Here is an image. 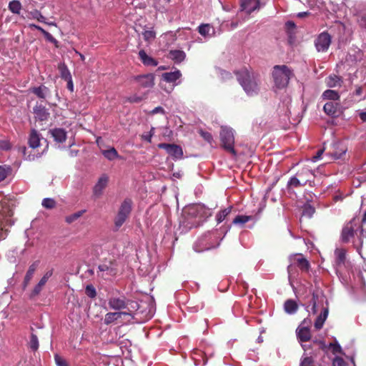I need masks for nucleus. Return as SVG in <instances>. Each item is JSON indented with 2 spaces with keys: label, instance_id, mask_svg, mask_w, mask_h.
Masks as SVG:
<instances>
[{
  "label": "nucleus",
  "instance_id": "423d86ee",
  "mask_svg": "<svg viewBox=\"0 0 366 366\" xmlns=\"http://www.w3.org/2000/svg\"><path fill=\"white\" fill-rule=\"evenodd\" d=\"M212 236V234L211 232H207L201 237L194 245V250L197 252H200L214 247L215 245L210 241Z\"/></svg>",
  "mask_w": 366,
  "mask_h": 366
},
{
  "label": "nucleus",
  "instance_id": "20e7f679",
  "mask_svg": "<svg viewBox=\"0 0 366 366\" xmlns=\"http://www.w3.org/2000/svg\"><path fill=\"white\" fill-rule=\"evenodd\" d=\"M220 139L224 149L235 156L236 152L234 149V136L233 129L230 127L222 126L220 132Z\"/></svg>",
  "mask_w": 366,
  "mask_h": 366
},
{
  "label": "nucleus",
  "instance_id": "37998d69",
  "mask_svg": "<svg viewBox=\"0 0 366 366\" xmlns=\"http://www.w3.org/2000/svg\"><path fill=\"white\" fill-rule=\"evenodd\" d=\"M9 9L14 14H19L21 9V4L19 1L14 0L9 4Z\"/></svg>",
  "mask_w": 366,
  "mask_h": 366
},
{
  "label": "nucleus",
  "instance_id": "2f4dec72",
  "mask_svg": "<svg viewBox=\"0 0 366 366\" xmlns=\"http://www.w3.org/2000/svg\"><path fill=\"white\" fill-rule=\"evenodd\" d=\"M284 308L287 313L292 315L297 312V305L295 301L288 300L285 302Z\"/></svg>",
  "mask_w": 366,
  "mask_h": 366
},
{
  "label": "nucleus",
  "instance_id": "5701e85b",
  "mask_svg": "<svg viewBox=\"0 0 366 366\" xmlns=\"http://www.w3.org/2000/svg\"><path fill=\"white\" fill-rule=\"evenodd\" d=\"M122 315H130V313L126 312H108L104 317V322L106 325H109L121 318Z\"/></svg>",
  "mask_w": 366,
  "mask_h": 366
},
{
  "label": "nucleus",
  "instance_id": "f704fd0d",
  "mask_svg": "<svg viewBox=\"0 0 366 366\" xmlns=\"http://www.w3.org/2000/svg\"><path fill=\"white\" fill-rule=\"evenodd\" d=\"M102 154L105 158L110 161L119 158L117 151L114 147L102 151Z\"/></svg>",
  "mask_w": 366,
  "mask_h": 366
},
{
  "label": "nucleus",
  "instance_id": "864d4df0",
  "mask_svg": "<svg viewBox=\"0 0 366 366\" xmlns=\"http://www.w3.org/2000/svg\"><path fill=\"white\" fill-rule=\"evenodd\" d=\"M11 148V144L7 139L0 140V149L7 151Z\"/></svg>",
  "mask_w": 366,
  "mask_h": 366
},
{
  "label": "nucleus",
  "instance_id": "0eeeda50",
  "mask_svg": "<svg viewBox=\"0 0 366 366\" xmlns=\"http://www.w3.org/2000/svg\"><path fill=\"white\" fill-rule=\"evenodd\" d=\"M160 149H164L174 159H181L183 156V151L181 147L174 144L161 143L158 145Z\"/></svg>",
  "mask_w": 366,
  "mask_h": 366
},
{
  "label": "nucleus",
  "instance_id": "c85d7f7f",
  "mask_svg": "<svg viewBox=\"0 0 366 366\" xmlns=\"http://www.w3.org/2000/svg\"><path fill=\"white\" fill-rule=\"evenodd\" d=\"M11 224L10 219H4L2 216L0 215V240L4 239L8 234V230L5 228L6 226Z\"/></svg>",
  "mask_w": 366,
  "mask_h": 366
},
{
  "label": "nucleus",
  "instance_id": "ea45409f",
  "mask_svg": "<svg viewBox=\"0 0 366 366\" xmlns=\"http://www.w3.org/2000/svg\"><path fill=\"white\" fill-rule=\"evenodd\" d=\"M232 211V207H229L227 208H225L222 210H221L217 215H216V219L217 223H221L223 222L226 217L230 214Z\"/></svg>",
  "mask_w": 366,
  "mask_h": 366
},
{
  "label": "nucleus",
  "instance_id": "680f3d73",
  "mask_svg": "<svg viewBox=\"0 0 366 366\" xmlns=\"http://www.w3.org/2000/svg\"><path fill=\"white\" fill-rule=\"evenodd\" d=\"M311 325V320L308 318L304 319V320L301 322L299 327L310 328Z\"/></svg>",
  "mask_w": 366,
  "mask_h": 366
},
{
  "label": "nucleus",
  "instance_id": "412c9836",
  "mask_svg": "<svg viewBox=\"0 0 366 366\" xmlns=\"http://www.w3.org/2000/svg\"><path fill=\"white\" fill-rule=\"evenodd\" d=\"M50 133L56 142L62 143L66 139V132L64 129L56 128L50 130Z\"/></svg>",
  "mask_w": 366,
  "mask_h": 366
},
{
  "label": "nucleus",
  "instance_id": "13d9d810",
  "mask_svg": "<svg viewBox=\"0 0 366 366\" xmlns=\"http://www.w3.org/2000/svg\"><path fill=\"white\" fill-rule=\"evenodd\" d=\"M98 269L100 272H106L107 274H111L112 273V269H111L107 264H101L98 267Z\"/></svg>",
  "mask_w": 366,
  "mask_h": 366
},
{
  "label": "nucleus",
  "instance_id": "39448f33",
  "mask_svg": "<svg viewBox=\"0 0 366 366\" xmlns=\"http://www.w3.org/2000/svg\"><path fill=\"white\" fill-rule=\"evenodd\" d=\"M132 202L129 199L122 203L114 221L116 227L119 228L124 223L132 211Z\"/></svg>",
  "mask_w": 366,
  "mask_h": 366
},
{
  "label": "nucleus",
  "instance_id": "7ed1b4c3",
  "mask_svg": "<svg viewBox=\"0 0 366 366\" xmlns=\"http://www.w3.org/2000/svg\"><path fill=\"white\" fill-rule=\"evenodd\" d=\"M292 76V71L285 65H277L274 66L272 76L277 88L286 87Z\"/></svg>",
  "mask_w": 366,
  "mask_h": 366
},
{
  "label": "nucleus",
  "instance_id": "6e6d98bb",
  "mask_svg": "<svg viewBox=\"0 0 366 366\" xmlns=\"http://www.w3.org/2000/svg\"><path fill=\"white\" fill-rule=\"evenodd\" d=\"M199 134L203 137V139L204 140H206L207 142H209V143L212 142L213 138H212V134L209 132L201 130Z\"/></svg>",
  "mask_w": 366,
  "mask_h": 366
},
{
  "label": "nucleus",
  "instance_id": "338daca9",
  "mask_svg": "<svg viewBox=\"0 0 366 366\" xmlns=\"http://www.w3.org/2000/svg\"><path fill=\"white\" fill-rule=\"evenodd\" d=\"M346 152V149H342L340 153L335 152L333 154V156L335 159H340L341 158L342 154H345Z\"/></svg>",
  "mask_w": 366,
  "mask_h": 366
},
{
  "label": "nucleus",
  "instance_id": "6e6552de",
  "mask_svg": "<svg viewBox=\"0 0 366 366\" xmlns=\"http://www.w3.org/2000/svg\"><path fill=\"white\" fill-rule=\"evenodd\" d=\"M331 44V36L327 32L321 33L315 41V46L318 51H326Z\"/></svg>",
  "mask_w": 366,
  "mask_h": 366
},
{
  "label": "nucleus",
  "instance_id": "4c0bfd02",
  "mask_svg": "<svg viewBox=\"0 0 366 366\" xmlns=\"http://www.w3.org/2000/svg\"><path fill=\"white\" fill-rule=\"evenodd\" d=\"M28 17L29 19H36L39 22L46 23V18L41 14V13L39 11L36 9L30 11L29 13Z\"/></svg>",
  "mask_w": 366,
  "mask_h": 366
},
{
  "label": "nucleus",
  "instance_id": "b1692460",
  "mask_svg": "<svg viewBox=\"0 0 366 366\" xmlns=\"http://www.w3.org/2000/svg\"><path fill=\"white\" fill-rule=\"evenodd\" d=\"M328 313H329L328 308L327 307H323L322 311L318 315V317H317V319L315 322L314 326L316 330H320L323 327L324 323L327 318Z\"/></svg>",
  "mask_w": 366,
  "mask_h": 366
},
{
  "label": "nucleus",
  "instance_id": "ddd939ff",
  "mask_svg": "<svg viewBox=\"0 0 366 366\" xmlns=\"http://www.w3.org/2000/svg\"><path fill=\"white\" fill-rule=\"evenodd\" d=\"M197 31L206 40L212 38L215 34L214 28L209 24H200L197 28Z\"/></svg>",
  "mask_w": 366,
  "mask_h": 366
},
{
  "label": "nucleus",
  "instance_id": "09e8293b",
  "mask_svg": "<svg viewBox=\"0 0 366 366\" xmlns=\"http://www.w3.org/2000/svg\"><path fill=\"white\" fill-rule=\"evenodd\" d=\"M314 213H315V208L313 207H312L311 205H307V206L305 207L303 212H302V215L307 216L309 218H310L312 217Z\"/></svg>",
  "mask_w": 366,
  "mask_h": 366
},
{
  "label": "nucleus",
  "instance_id": "f03ea898",
  "mask_svg": "<svg viewBox=\"0 0 366 366\" xmlns=\"http://www.w3.org/2000/svg\"><path fill=\"white\" fill-rule=\"evenodd\" d=\"M306 184L315 186V173L307 167L301 168L287 182V187H299Z\"/></svg>",
  "mask_w": 366,
  "mask_h": 366
},
{
  "label": "nucleus",
  "instance_id": "a878e982",
  "mask_svg": "<svg viewBox=\"0 0 366 366\" xmlns=\"http://www.w3.org/2000/svg\"><path fill=\"white\" fill-rule=\"evenodd\" d=\"M290 259L294 260L301 269L304 271H307L309 269L310 263L305 258L302 257L301 254L291 257Z\"/></svg>",
  "mask_w": 366,
  "mask_h": 366
},
{
  "label": "nucleus",
  "instance_id": "c03bdc74",
  "mask_svg": "<svg viewBox=\"0 0 366 366\" xmlns=\"http://www.w3.org/2000/svg\"><path fill=\"white\" fill-rule=\"evenodd\" d=\"M11 171V169L10 166L0 165V182L5 179Z\"/></svg>",
  "mask_w": 366,
  "mask_h": 366
},
{
  "label": "nucleus",
  "instance_id": "bf43d9fd",
  "mask_svg": "<svg viewBox=\"0 0 366 366\" xmlns=\"http://www.w3.org/2000/svg\"><path fill=\"white\" fill-rule=\"evenodd\" d=\"M358 22L361 26L366 28V12L360 14Z\"/></svg>",
  "mask_w": 366,
  "mask_h": 366
},
{
  "label": "nucleus",
  "instance_id": "72a5a7b5",
  "mask_svg": "<svg viewBox=\"0 0 366 366\" xmlns=\"http://www.w3.org/2000/svg\"><path fill=\"white\" fill-rule=\"evenodd\" d=\"M300 366H315L313 357L308 353L304 352L300 359Z\"/></svg>",
  "mask_w": 366,
  "mask_h": 366
},
{
  "label": "nucleus",
  "instance_id": "de8ad7c7",
  "mask_svg": "<svg viewBox=\"0 0 366 366\" xmlns=\"http://www.w3.org/2000/svg\"><path fill=\"white\" fill-rule=\"evenodd\" d=\"M84 212V210L79 211L77 212H75L72 214L71 215L66 217V221L68 223H71L72 222L76 220L78 218H79Z\"/></svg>",
  "mask_w": 366,
  "mask_h": 366
},
{
  "label": "nucleus",
  "instance_id": "0e129e2a",
  "mask_svg": "<svg viewBox=\"0 0 366 366\" xmlns=\"http://www.w3.org/2000/svg\"><path fill=\"white\" fill-rule=\"evenodd\" d=\"M220 75L222 79H229L232 77L231 74L226 71H221Z\"/></svg>",
  "mask_w": 366,
  "mask_h": 366
},
{
  "label": "nucleus",
  "instance_id": "79ce46f5",
  "mask_svg": "<svg viewBox=\"0 0 366 366\" xmlns=\"http://www.w3.org/2000/svg\"><path fill=\"white\" fill-rule=\"evenodd\" d=\"M324 302V297H319L317 295L313 294L312 295V305L311 307V312L312 314H316L317 312V302Z\"/></svg>",
  "mask_w": 366,
  "mask_h": 366
},
{
  "label": "nucleus",
  "instance_id": "3c124183",
  "mask_svg": "<svg viewBox=\"0 0 366 366\" xmlns=\"http://www.w3.org/2000/svg\"><path fill=\"white\" fill-rule=\"evenodd\" d=\"M43 35L48 41L53 43L56 46H58V41L51 34L46 31H43Z\"/></svg>",
  "mask_w": 366,
  "mask_h": 366
},
{
  "label": "nucleus",
  "instance_id": "a19ab883",
  "mask_svg": "<svg viewBox=\"0 0 366 366\" xmlns=\"http://www.w3.org/2000/svg\"><path fill=\"white\" fill-rule=\"evenodd\" d=\"M252 219V216H247V215H238L232 221V223L234 224H241L243 225L244 224L248 222Z\"/></svg>",
  "mask_w": 366,
  "mask_h": 366
},
{
  "label": "nucleus",
  "instance_id": "9b49d317",
  "mask_svg": "<svg viewBox=\"0 0 366 366\" xmlns=\"http://www.w3.org/2000/svg\"><path fill=\"white\" fill-rule=\"evenodd\" d=\"M134 79L144 89H151L154 85V76L152 74L136 76Z\"/></svg>",
  "mask_w": 366,
  "mask_h": 366
},
{
  "label": "nucleus",
  "instance_id": "774afa93",
  "mask_svg": "<svg viewBox=\"0 0 366 366\" xmlns=\"http://www.w3.org/2000/svg\"><path fill=\"white\" fill-rule=\"evenodd\" d=\"M67 81V88L71 91L73 92L74 90V84L72 81V78L66 80Z\"/></svg>",
  "mask_w": 366,
  "mask_h": 366
},
{
  "label": "nucleus",
  "instance_id": "4d7b16f0",
  "mask_svg": "<svg viewBox=\"0 0 366 366\" xmlns=\"http://www.w3.org/2000/svg\"><path fill=\"white\" fill-rule=\"evenodd\" d=\"M333 366H346V363L342 357H337L333 360Z\"/></svg>",
  "mask_w": 366,
  "mask_h": 366
},
{
  "label": "nucleus",
  "instance_id": "a211bd4d",
  "mask_svg": "<svg viewBox=\"0 0 366 366\" xmlns=\"http://www.w3.org/2000/svg\"><path fill=\"white\" fill-rule=\"evenodd\" d=\"M139 56L143 64L147 66H156L158 64V61L147 55L144 50H140L139 51Z\"/></svg>",
  "mask_w": 366,
  "mask_h": 366
},
{
  "label": "nucleus",
  "instance_id": "58836bf2",
  "mask_svg": "<svg viewBox=\"0 0 366 366\" xmlns=\"http://www.w3.org/2000/svg\"><path fill=\"white\" fill-rule=\"evenodd\" d=\"M28 344L29 348L33 351H36L39 349L38 337L34 332H31L30 340Z\"/></svg>",
  "mask_w": 366,
  "mask_h": 366
},
{
  "label": "nucleus",
  "instance_id": "7c9ffc66",
  "mask_svg": "<svg viewBox=\"0 0 366 366\" xmlns=\"http://www.w3.org/2000/svg\"><path fill=\"white\" fill-rule=\"evenodd\" d=\"M336 264L341 265L345 263L346 258V251L344 249H336L335 251Z\"/></svg>",
  "mask_w": 366,
  "mask_h": 366
},
{
  "label": "nucleus",
  "instance_id": "5fc2aeb1",
  "mask_svg": "<svg viewBox=\"0 0 366 366\" xmlns=\"http://www.w3.org/2000/svg\"><path fill=\"white\" fill-rule=\"evenodd\" d=\"M285 27L287 31L291 34L296 28V25L292 21H287L285 23Z\"/></svg>",
  "mask_w": 366,
  "mask_h": 366
},
{
  "label": "nucleus",
  "instance_id": "4468645a",
  "mask_svg": "<svg viewBox=\"0 0 366 366\" xmlns=\"http://www.w3.org/2000/svg\"><path fill=\"white\" fill-rule=\"evenodd\" d=\"M41 139V135L36 129H32L29 137L28 144L31 148L36 149L40 146Z\"/></svg>",
  "mask_w": 366,
  "mask_h": 366
},
{
  "label": "nucleus",
  "instance_id": "a18cd8bd",
  "mask_svg": "<svg viewBox=\"0 0 366 366\" xmlns=\"http://www.w3.org/2000/svg\"><path fill=\"white\" fill-rule=\"evenodd\" d=\"M42 206L46 209H52L56 205V202L51 198H44L41 202Z\"/></svg>",
  "mask_w": 366,
  "mask_h": 366
},
{
  "label": "nucleus",
  "instance_id": "4be33fe9",
  "mask_svg": "<svg viewBox=\"0 0 366 366\" xmlns=\"http://www.w3.org/2000/svg\"><path fill=\"white\" fill-rule=\"evenodd\" d=\"M39 264V261L34 262L29 267L24 280V287H26L33 278V276L37 269Z\"/></svg>",
  "mask_w": 366,
  "mask_h": 366
},
{
  "label": "nucleus",
  "instance_id": "aec40b11",
  "mask_svg": "<svg viewBox=\"0 0 366 366\" xmlns=\"http://www.w3.org/2000/svg\"><path fill=\"white\" fill-rule=\"evenodd\" d=\"M108 182V177L105 174L100 177L98 182L94 187V194L96 196H99L104 189L106 187Z\"/></svg>",
  "mask_w": 366,
  "mask_h": 366
},
{
  "label": "nucleus",
  "instance_id": "cd10ccee",
  "mask_svg": "<svg viewBox=\"0 0 366 366\" xmlns=\"http://www.w3.org/2000/svg\"><path fill=\"white\" fill-rule=\"evenodd\" d=\"M169 56L176 63H180L185 59L186 54L182 50H171L169 53Z\"/></svg>",
  "mask_w": 366,
  "mask_h": 366
},
{
  "label": "nucleus",
  "instance_id": "393cba45",
  "mask_svg": "<svg viewBox=\"0 0 366 366\" xmlns=\"http://www.w3.org/2000/svg\"><path fill=\"white\" fill-rule=\"evenodd\" d=\"M339 104L329 102H327L324 107V112L329 116L335 117L338 113Z\"/></svg>",
  "mask_w": 366,
  "mask_h": 366
},
{
  "label": "nucleus",
  "instance_id": "c756f323",
  "mask_svg": "<svg viewBox=\"0 0 366 366\" xmlns=\"http://www.w3.org/2000/svg\"><path fill=\"white\" fill-rule=\"evenodd\" d=\"M326 84L328 87L340 86L342 82L341 77L337 75H330L326 79Z\"/></svg>",
  "mask_w": 366,
  "mask_h": 366
},
{
  "label": "nucleus",
  "instance_id": "f8f14e48",
  "mask_svg": "<svg viewBox=\"0 0 366 366\" xmlns=\"http://www.w3.org/2000/svg\"><path fill=\"white\" fill-rule=\"evenodd\" d=\"M52 274H53L52 269L48 270L47 272H45V274L41 277V279L39 280L38 284L34 287V288L31 291V292L30 294L31 298H33L39 295V293L42 290L44 286L46 285V282L52 276Z\"/></svg>",
  "mask_w": 366,
  "mask_h": 366
},
{
  "label": "nucleus",
  "instance_id": "69168bd1",
  "mask_svg": "<svg viewBox=\"0 0 366 366\" xmlns=\"http://www.w3.org/2000/svg\"><path fill=\"white\" fill-rule=\"evenodd\" d=\"M164 110L162 107H157L154 109L152 110L151 114H155L157 113H164Z\"/></svg>",
  "mask_w": 366,
  "mask_h": 366
},
{
  "label": "nucleus",
  "instance_id": "052dcab7",
  "mask_svg": "<svg viewBox=\"0 0 366 366\" xmlns=\"http://www.w3.org/2000/svg\"><path fill=\"white\" fill-rule=\"evenodd\" d=\"M142 100V98L136 95L132 96L128 98V101L131 103H139Z\"/></svg>",
  "mask_w": 366,
  "mask_h": 366
},
{
  "label": "nucleus",
  "instance_id": "9d476101",
  "mask_svg": "<svg viewBox=\"0 0 366 366\" xmlns=\"http://www.w3.org/2000/svg\"><path fill=\"white\" fill-rule=\"evenodd\" d=\"M355 222V219L351 220L350 222L346 224L345 227L342 228L341 233V240L342 242L347 243L352 238L355 239V234L357 235V232L355 230L353 223Z\"/></svg>",
  "mask_w": 366,
  "mask_h": 366
},
{
  "label": "nucleus",
  "instance_id": "49530a36",
  "mask_svg": "<svg viewBox=\"0 0 366 366\" xmlns=\"http://www.w3.org/2000/svg\"><path fill=\"white\" fill-rule=\"evenodd\" d=\"M144 39L147 41H150L155 39L156 34L152 30H147L142 33Z\"/></svg>",
  "mask_w": 366,
  "mask_h": 366
},
{
  "label": "nucleus",
  "instance_id": "473e14b6",
  "mask_svg": "<svg viewBox=\"0 0 366 366\" xmlns=\"http://www.w3.org/2000/svg\"><path fill=\"white\" fill-rule=\"evenodd\" d=\"M58 69L59 70L61 77L63 79L67 80L72 78L67 66L64 63H60L58 66Z\"/></svg>",
  "mask_w": 366,
  "mask_h": 366
},
{
  "label": "nucleus",
  "instance_id": "c9c22d12",
  "mask_svg": "<svg viewBox=\"0 0 366 366\" xmlns=\"http://www.w3.org/2000/svg\"><path fill=\"white\" fill-rule=\"evenodd\" d=\"M322 98L330 100H338L340 99V94L335 90L327 89L323 92Z\"/></svg>",
  "mask_w": 366,
  "mask_h": 366
},
{
  "label": "nucleus",
  "instance_id": "6ab92c4d",
  "mask_svg": "<svg viewBox=\"0 0 366 366\" xmlns=\"http://www.w3.org/2000/svg\"><path fill=\"white\" fill-rule=\"evenodd\" d=\"M34 114L35 115V118L40 121H45L49 117L48 110L41 105H36L34 107Z\"/></svg>",
  "mask_w": 366,
  "mask_h": 366
},
{
  "label": "nucleus",
  "instance_id": "1a4fd4ad",
  "mask_svg": "<svg viewBox=\"0 0 366 366\" xmlns=\"http://www.w3.org/2000/svg\"><path fill=\"white\" fill-rule=\"evenodd\" d=\"M265 5V2L261 3L259 0H242V11L247 14H251L253 11H258L262 6Z\"/></svg>",
  "mask_w": 366,
  "mask_h": 366
},
{
  "label": "nucleus",
  "instance_id": "bb28decb",
  "mask_svg": "<svg viewBox=\"0 0 366 366\" xmlns=\"http://www.w3.org/2000/svg\"><path fill=\"white\" fill-rule=\"evenodd\" d=\"M364 238H366V229L360 228V234L357 235V239L352 240L353 245L360 254H361V248Z\"/></svg>",
  "mask_w": 366,
  "mask_h": 366
},
{
  "label": "nucleus",
  "instance_id": "603ef678",
  "mask_svg": "<svg viewBox=\"0 0 366 366\" xmlns=\"http://www.w3.org/2000/svg\"><path fill=\"white\" fill-rule=\"evenodd\" d=\"M54 360L57 366H69L66 361L59 355H55Z\"/></svg>",
  "mask_w": 366,
  "mask_h": 366
},
{
  "label": "nucleus",
  "instance_id": "2eb2a0df",
  "mask_svg": "<svg viewBox=\"0 0 366 366\" xmlns=\"http://www.w3.org/2000/svg\"><path fill=\"white\" fill-rule=\"evenodd\" d=\"M181 76L182 73L178 69H176L174 71L164 73L162 75V78L164 81L174 83V85L178 84V83H176V81L178 80Z\"/></svg>",
  "mask_w": 366,
  "mask_h": 366
},
{
  "label": "nucleus",
  "instance_id": "e2e57ef3",
  "mask_svg": "<svg viewBox=\"0 0 366 366\" xmlns=\"http://www.w3.org/2000/svg\"><path fill=\"white\" fill-rule=\"evenodd\" d=\"M323 153V150L322 149H320V150H318L316 155H315L312 158V162H317V160H319L322 156Z\"/></svg>",
  "mask_w": 366,
  "mask_h": 366
},
{
  "label": "nucleus",
  "instance_id": "f257e3e1",
  "mask_svg": "<svg viewBox=\"0 0 366 366\" xmlns=\"http://www.w3.org/2000/svg\"><path fill=\"white\" fill-rule=\"evenodd\" d=\"M235 74L238 82L247 96L254 97L259 94L261 80L257 73L244 68L237 71Z\"/></svg>",
  "mask_w": 366,
  "mask_h": 366
},
{
  "label": "nucleus",
  "instance_id": "dca6fc26",
  "mask_svg": "<svg viewBox=\"0 0 366 366\" xmlns=\"http://www.w3.org/2000/svg\"><path fill=\"white\" fill-rule=\"evenodd\" d=\"M296 335L300 342H307L311 338L310 330L307 327H298L296 330Z\"/></svg>",
  "mask_w": 366,
  "mask_h": 366
},
{
  "label": "nucleus",
  "instance_id": "e433bc0d",
  "mask_svg": "<svg viewBox=\"0 0 366 366\" xmlns=\"http://www.w3.org/2000/svg\"><path fill=\"white\" fill-rule=\"evenodd\" d=\"M31 92L34 94H35L39 98L44 99L48 92V89L44 86H40L39 87L32 88Z\"/></svg>",
  "mask_w": 366,
  "mask_h": 366
},
{
  "label": "nucleus",
  "instance_id": "8fccbe9b",
  "mask_svg": "<svg viewBox=\"0 0 366 366\" xmlns=\"http://www.w3.org/2000/svg\"><path fill=\"white\" fill-rule=\"evenodd\" d=\"M85 292L86 295L91 298H94L97 295L96 290L92 285L86 287Z\"/></svg>",
  "mask_w": 366,
  "mask_h": 366
},
{
  "label": "nucleus",
  "instance_id": "f3484780",
  "mask_svg": "<svg viewBox=\"0 0 366 366\" xmlns=\"http://www.w3.org/2000/svg\"><path fill=\"white\" fill-rule=\"evenodd\" d=\"M109 309L114 310H120L127 307V304L124 299L112 297L108 300Z\"/></svg>",
  "mask_w": 366,
  "mask_h": 366
}]
</instances>
